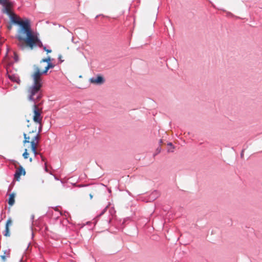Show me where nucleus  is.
<instances>
[{
  "label": "nucleus",
  "mask_w": 262,
  "mask_h": 262,
  "mask_svg": "<svg viewBox=\"0 0 262 262\" xmlns=\"http://www.w3.org/2000/svg\"><path fill=\"white\" fill-rule=\"evenodd\" d=\"M9 16L13 23L20 26L16 35V45L20 49L32 50L37 46H42L41 41L37 34L32 30L29 19L20 20L19 17L14 13Z\"/></svg>",
  "instance_id": "obj_1"
},
{
  "label": "nucleus",
  "mask_w": 262,
  "mask_h": 262,
  "mask_svg": "<svg viewBox=\"0 0 262 262\" xmlns=\"http://www.w3.org/2000/svg\"><path fill=\"white\" fill-rule=\"evenodd\" d=\"M27 99L33 104V118L32 120H28V131L26 134H40L42 127L41 116L42 108L40 106V103L39 102L41 99L42 94V91H40V96L39 98L34 99L29 98L28 96V89L27 90Z\"/></svg>",
  "instance_id": "obj_2"
},
{
  "label": "nucleus",
  "mask_w": 262,
  "mask_h": 262,
  "mask_svg": "<svg viewBox=\"0 0 262 262\" xmlns=\"http://www.w3.org/2000/svg\"><path fill=\"white\" fill-rule=\"evenodd\" d=\"M45 63H41V60L38 64L33 66L34 72L31 75L33 79V84L28 88V96L31 99H37L40 96V91H42V82L41 76L46 74L42 73L43 71Z\"/></svg>",
  "instance_id": "obj_3"
},
{
  "label": "nucleus",
  "mask_w": 262,
  "mask_h": 262,
  "mask_svg": "<svg viewBox=\"0 0 262 262\" xmlns=\"http://www.w3.org/2000/svg\"><path fill=\"white\" fill-rule=\"evenodd\" d=\"M24 140L23 144L25 145L26 144H30L31 150L34 154L35 157L37 155H40L41 153L37 151V146L38 145L40 139V134H30L24 133Z\"/></svg>",
  "instance_id": "obj_4"
},
{
  "label": "nucleus",
  "mask_w": 262,
  "mask_h": 262,
  "mask_svg": "<svg viewBox=\"0 0 262 262\" xmlns=\"http://www.w3.org/2000/svg\"><path fill=\"white\" fill-rule=\"evenodd\" d=\"M0 4L3 6V12L11 15L13 12L11 11L13 4L10 0H0Z\"/></svg>",
  "instance_id": "obj_5"
},
{
  "label": "nucleus",
  "mask_w": 262,
  "mask_h": 262,
  "mask_svg": "<svg viewBox=\"0 0 262 262\" xmlns=\"http://www.w3.org/2000/svg\"><path fill=\"white\" fill-rule=\"evenodd\" d=\"M92 83L96 84H101L104 83V79L102 76L100 75H97L95 77H92L90 79Z\"/></svg>",
  "instance_id": "obj_6"
},
{
  "label": "nucleus",
  "mask_w": 262,
  "mask_h": 262,
  "mask_svg": "<svg viewBox=\"0 0 262 262\" xmlns=\"http://www.w3.org/2000/svg\"><path fill=\"white\" fill-rule=\"evenodd\" d=\"M26 174V171L25 169L21 166L17 168L14 174V178L17 181H19L20 177L21 175L25 176Z\"/></svg>",
  "instance_id": "obj_7"
},
{
  "label": "nucleus",
  "mask_w": 262,
  "mask_h": 262,
  "mask_svg": "<svg viewBox=\"0 0 262 262\" xmlns=\"http://www.w3.org/2000/svg\"><path fill=\"white\" fill-rule=\"evenodd\" d=\"M12 220L11 218L8 219L7 220L6 226H5V230L4 231V235L5 236L8 237L10 236V230L9 227L12 226Z\"/></svg>",
  "instance_id": "obj_8"
},
{
  "label": "nucleus",
  "mask_w": 262,
  "mask_h": 262,
  "mask_svg": "<svg viewBox=\"0 0 262 262\" xmlns=\"http://www.w3.org/2000/svg\"><path fill=\"white\" fill-rule=\"evenodd\" d=\"M3 254L0 256L3 262H6L8 258L10 257L11 250L10 249H6L3 251Z\"/></svg>",
  "instance_id": "obj_9"
},
{
  "label": "nucleus",
  "mask_w": 262,
  "mask_h": 262,
  "mask_svg": "<svg viewBox=\"0 0 262 262\" xmlns=\"http://www.w3.org/2000/svg\"><path fill=\"white\" fill-rule=\"evenodd\" d=\"M9 78L12 81L16 82L18 84H20V80L18 76L14 74H9L8 75Z\"/></svg>",
  "instance_id": "obj_10"
},
{
  "label": "nucleus",
  "mask_w": 262,
  "mask_h": 262,
  "mask_svg": "<svg viewBox=\"0 0 262 262\" xmlns=\"http://www.w3.org/2000/svg\"><path fill=\"white\" fill-rule=\"evenodd\" d=\"M15 202V194L12 193L9 195V198L8 200V204L12 206L14 205Z\"/></svg>",
  "instance_id": "obj_11"
},
{
  "label": "nucleus",
  "mask_w": 262,
  "mask_h": 262,
  "mask_svg": "<svg viewBox=\"0 0 262 262\" xmlns=\"http://www.w3.org/2000/svg\"><path fill=\"white\" fill-rule=\"evenodd\" d=\"M54 67H55V65L53 63H52V62L47 63V64L45 65V66L44 67V69H43V71L42 73H46V74H47V73L48 72V70L50 69H52Z\"/></svg>",
  "instance_id": "obj_12"
},
{
  "label": "nucleus",
  "mask_w": 262,
  "mask_h": 262,
  "mask_svg": "<svg viewBox=\"0 0 262 262\" xmlns=\"http://www.w3.org/2000/svg\"><path fill=\"white\" fill-rule=\"evenodd\" d=\"M52 59L50 56H48L47 58H43L41 60V63H45V62H47V63H51L52 61Z\"/></svg>",
  "instance_id": "obj_13"
},
{
  "label": "nucleus",
  "mask_w": 262,
  "mask_h": 262,
  "mask_svg": "<svg viewBox=\"0 0 262 262\" xmlns=\"http://www.w3.org/2000/svg\"><path fill=\"white\" fill-rule=\"evenodd\" d=\"M29 154L28 152V149L26 148L25 151L23 154V157L25 159H27L29 158Z\"/></svg>",
  "instance_id": "obj_14"
},
{
  "label": "nucleus",
  "mask_w": 262,
  "mask_h": 262,
  "mask_svg": "<svg viewBox=\"0 0 262 262\" xmlns=\"http://www.w3.org/2000/svg\"><path fill=\"white\" fill-rule=\"evenodd\" d=\"M37 47H38V46H37ZM39 47H40L39 46ZM41 47H42V48H43V50H44L45 51H46V52H47V54H48V53H51V52H52V50H50V49H48L46 47L43 46V45H42V46H41Z\"/></svg>",
  "instance_id": "obj_15"
},
{
  "label": "nucleus",
  "mask_w": 262,
  "mask_h": 262,
  "mask_svg": "<svg viewBox=\"0 0 262 262\" xmlns=\"http://www.w3.org/2000/svg\"><path fill=\"white\" fill-rule=\"evenodd\" d=\"M40 157L42 161H46V158L42 156V154L40 155Z\"/></svg>",
  "instance_id": "obj_16"
},
{
  "label": "nucleus",
  "mask_w": 262,
  "mask_h": 262,
  "mask_svg": "<svg viewBox=\"0 0 262 262\" xmlns=\"http://www.w3.org/2000/svg\"><path fill=\"white\" fill-rule=\"evenodd\" d=\"M61 58H62V56L61 55H59L58 56V59L61 61V62H62L63 60L61 59Z\"/></svg>",
  "instance_id": "obj_17"
},
{
  "label": "nucleus",
  "mask_w": 262,
  "mask_h": 262,
  "mask_svg": "<svg viewBox=\"0 0 262 262\" xmlns=\"http://www.w3.org/2000/svg\"><path fill=\"white\" fill-rule=\"evenodd\" d=\"M12 28V26L11 25H9V26H8V29L9 30H11Z\"/></svg>",
  "instance_id": "obj_18"
},
{
  "label": "nucleus",
  "mask_w": 262,
  "mask_h": 262,
  "mask_svg": "<svg viewBox=\"0 0 262 262\" xmlns=\"http://www.w3.org/2000/svg\"><path fill=\"white\" fill-rule=\"evenodd\" d=\"M90 199H92V198H93V195H92V193H90Z\"/></svg>",
  "instance_id": "obj_19"
},
{
  "label": "nucleus",
  "mask_w": 262,
  "mask_h": 262,
  "mask_svg": "<svg viewBox=\"0 0 262 262\" xmlns=\"http://www.w3.org/2000/svg\"><path fill=\"white\" fill-rule=\"evenodd\" d=\"M32 161H33L32 158H29V161H30V162H32Z\"/></svg>",
  "instance_id": "obj_20"
},
{
  "label": "nucleus",
  "mask_w": 262,
  "mask_h": 262,
  "mask_svg": "<svg viewBox=\"0 0 262 262\" xmlns=\"http://www.w3.org/2000/svg\"><path fill=\"white\" fill-rule=\"evenodd\" d=\"M168 145H169V146H172V144L171 143H168Z\"/></svg>",
  "instance_id": "obj_21"
},
{
  "label": "nucleus",
  "mask_w": 262,
  "mask_h": 262,
  "mask_svg": "<svg viewBox=\"0 0 262 262\" xmlns=\"http://www.w3.org/2000/svg\"><path fill=\"white\" fill-rule=\"evenodd\" d=\"M45 165H46V170L47 171V166H46V165H47L46 162L45 163Z\"/></svg>",
  "instance_id": "obj_22"
}]
</instances>
